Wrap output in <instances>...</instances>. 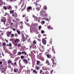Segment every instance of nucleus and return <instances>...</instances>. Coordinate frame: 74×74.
I'll return each mask as SVG.
<instances>
[{"instance_id":"864d4df0","label":"nucleus","mask_w":74,"mask_h":74,"mask_svg":"<svg viewBox=\"0 0 74 74\" xmlns=\"http://www.w3.org/2000/svg\"><path fill=\"white\" fill-rule=\"evenodd\" d=\"M4 4H5V2H4Z\"/></svg>"},{"instance_id":"13d9d810","label":"nucleus","mask_w":74,"mask_h":74,"mask_svg":"<svg viewBox=\"0 0 74 74\" xmlns=\"http://www.w3.org/2000/svg\"><path fill=\"white\" fill-rule=\"evenodd\" d=\"M51 29H53V28H51Z\"/></svg>"},{"instance_id":"de8ad7c7","label":"nucleus","mask_w":74,"mask_h":74,"mask_svg":"<svg viewBox=\"0 0 74 74\" xmlns=\"http://www.w3.org/2000/svg\"><path fill=\"white\" fill-rule=\"evenodd\" d=\"M28 21H29V20L28 19H27V20H26V21L28 22Z\"/></svg>"},{"instance_id":"423d86ee","label":"nucleus","mask_w":74,"mask_h":74,"mask_svg":"<svg viewBox=\"0 0 74 74\" xmlns=\"http://www.w3.org/2000/svg\"><path fill=\"white\" fill-rule=\"evenodd\" d=\"M17 32L18 34H21V32L18 31V30H17Z\"/></svg>"},{"instance_id":"6e6552de","label":"nucleus","mask_w":74,"mask_h":74,"mask_svg":"<svg viewBox=\"0 0 74 74\" xmlns=\"http://www.w3.org/2000/svg\"><path fill=\"white\" fill-rule=\"evenodd\" d=\"M31 8H32V7L31 6H29L28 7V10H31Z\"/></svg>"},{"instance_id":"bb28decb","label":"nucleus","mask_w":74,"mask_h":74,"mask_svg":"<svg viewBox=\"0 0 74 74\" xmlns=\"http://www.w3.org/2000/svg\"><path fill=\"white\" fill-rule=\"evenodd\" d=\"M3 7L4 8L5 10H7V8L5 7V6H4Z\"/></svg>"},{"instance_id":"c756f323","label":"nucleus","mask_w":74,"mask_h":74,"mask_svg":"<svg viewBox=\"0 0 74 74\" xmlns=\"http://www.w3.org/2000/svg\"><path fill=\"white\" fill-rule=\"evenodd\" d=\"M9 46H11V43H10L9 45Z\"/></svg>"},{"instance_id":"0eeeda50","label":"nucleus","mask_w":74,"mask_h":74,"mask_svg":"<svg viewBox=\"0 0 74 74\" xmlns=\"http://www.w3.org/2000/svg\"><path fill=\"white\" fill-rule=\"evenodd\" d=\"M33 72H34V73H35V74H37V72L36 71V70H33Z\"/></svg>"},{"instance_id":"dca6fc26","label":"nucleus","mask_w":74,"mask_h":74,"mask_svg":"<svg viewBox=\"0 0 74 74\" xmlns=\"http://www.w3.org/2000/svg\"><path fill=\"white\" fill-rule=\"evenodd\" d=\"M44 9H45V10H47V7L45 6L43 8Z\"/></svg>"},{"instance_id":"473e14b6","label":"nucleus","mask_w":74,"mask_h":74,"mask_svg":"<svg viewBox=\"0 0 74 74\" xmlns=\"http://www.w3.org/2000/svg\"><path fill=\"white\" fill-rule=\"evenodd\" d=\"M18 47H20V44H19L18 45Z\"/></svg>"},{"instance_id":"5701e85b","label":"nucleus","mask_w":74,"mask_h":74,"mask_svg":"<svg viewBox=\"0 0 74 74\" xmlns=\"http://www.w3.org/2000/svg\"><path fill=\"white\" fill-rule=\"evenodd\" d=\"M15 37H17V36H18V34H15Z\"/></svg>"},{"instance_id":"f8f14e48","label":"nucleus","mask_w":74,"mask_h":74,"mask_svg":"<svg viewBox=\"0 0 74 74\" xmlns=\"http://www.w3.org/2000/svg\"><path fill=\"white\" fill-rule=\"evenodd\" d=\"M0 32L1 33V35H2V36H3V35L4 34V33H3V32H2V31H0Z\"/></svg>"},{"instance_id":"1a4fd4ad","label":"nucleus","mask_w":74,"mask_h":74,"mask_svg":"<svg viewBox=\"0 0 74 74\" xmlns=\"http://www.w3.org/2000/svg\"><path fill=\"white\" fill-rule=\"evenodd\" d=\"M23 61H24V62H25V63L27 62V60H23Z\"/></svg>"},{"instance_id":"9d476101","label":"nucleus","mask_w":74,"mask_h":74,"mask_svg":"<svg viewBox=\"0 0 74 74\" xmlns=\"http://www.w3.org/2000/svg\"><path fill=\"white\" fill-rule=\"evenodd\" d=\"M18 39H17L16 40H14V42H18Z\"/></svg>"},{"instance_id":"4468645a","label":"nucleus","mask_w":74,"mask_h":74,"mask_svg":"<svg viewBox=\"0 0 74 74\" xmlns=\"http://www.w3.org/2000/svg\"><path fill=\"white\" fill-rule=\"evenodd\" d=\"M23 42H24V41H26V38H23Z\"/></svg>"},{"instance_id":"8fccbe9b","label":"nucleus","mask_w":74,"mask_h":74,"mask_svg":"<svg viewBox=\"0 0 74 74\" xmlns=\"http://www.w3.org/2000/svg\"><path fill=\"white\" fill-rule=\"evenodd\" d=\"M5 15H7V13H5Z\"/></svg>"},{"instance_id":"603ef678","label":"nucleus","mask_w":74,"mask_h":74,"mask_svg":"<svg viewBox=\"0 0 74 74\" xmlns=\"http://www.w3.org/2000/svg\"><path fill=\"white\" fill-rule=\"evenodd\" d=\"M7 46H9V45L7 44Z\"/></svg>"},{"instance_id":"338daca9","label":"nucleus","mask_w":74,"mask_h":74,"mask_svg":"<svg viewBox=\"0 0 74 74\" xmlns=\"http://www.w3.org/2000/svg\"><path fill=\"white\" fill-rule=\"evenodd\" d=\"M4 23V24H5V23Z\"/></svg>"},{"instance_id":"20e7f679","label":"nucleus","mask_w":74,"mask_h":74,"mask_svg":"<svg viewBox=\"0 0 74 74\" xmlns=\"http://www.w3.org/2000/svg\"><path fill=\"white\" fill-rule=\"evenodd\" d=\"M5 17H4L1 20V21L2 22H5Z\"/></svg>"},{"instance_id":"5fc2aeb1","label":"nucleus","mask_w":74,"mask_h":74,"mask_svg":"<svg viewBox=\"0 0 74 74\" xmlns=\"http://www.w3.org/2000/svg\"><path fill=\"white\" fill-rule=\"evenodd\" d=\"M10 0H7V1H9Z\"/></svg>"},{"instance_id":"a878e982","label":"nucleus","mask_w":74,"mask_h":74,"mask_svg":"<svg viewBox=\"0 0 74 74\" xmlns=\"http://www.w3.org/2000/svg\"><path fill=\"white\" fill-rule=\"evenodd\" d=\"M12 62L11 61H10V60H9L8 63H12Z\"/></svg>"},{"instance_id":"a211bd4d","label":"nucleus","mask_w":74,"mask_h":74,"mask_svg":"<svg viewBox=\"0 0 74 74\" xmlns=\"http://www.w3.org/2000/svg\"><path fill=\"white\" fill-rule=\"evenodd\" d=\"M33 43H34L35 44H36V40H34V41L33 42Z\"/></svg>"},{"instance_id":"7c9ffc66","label":"nucleus","mask_w":74,"mask_h":74,"mask_svg":"<svg viewBox=\"0 0 74 74\" xmlns=\"http://www.w3.org/2000/svg\"><path fill=\"white\" fill-rule=\"evenodd\" d=\"M36 68H37V70H38V69H39V67H36Z\"/></svg>"},{"instance_id":"0e129e2a","label":"nucleus","mask_w":74,"mask_h":74,"mask_svg":"<svg viewBox=\"0 0 74 74\" xmlns=\"http://www.w3.org/2000/svg\"><path fill=\"white\" fill-rule=\"evenodd\" d=\"M12 25L13 24V23H12Z\"/></svg>"},{"instance_id":"b1692460","label":"nucleus","mask_w":74,"mask_h":74,"mask_svg":"<svg viewBox=\"0 0 74 74\" xmlns=\"http://www.w3.org/2000/svg\"><path fill=\"white\" fill-rule=\"evenodd\" d=\"M35 19L36 21H38V18L37 17H35Z\"/></svg>"},{"instance_id":"ddd939ff","label":"nucleus","mask_w":74,"mask_h":74,"mask_svg":"<svg viewBox=\"0 0 74 74\" xmlns=\"http://www.w3.org/2000/svg\"><path fill=\"white\" fill-rule=\"evenodd\" d=\"M14 10L11 11L10 13V14H12V13H14Z\"/></svg>"},{"instance_id":"9b49d317","label":"nucleus","mask_w":74,"mask_h":74,"mask_svg":"<svg viewBox=\"0 0 74 74\" xmlns=\"http://www.w3.org/2000/svg\"><path fill=\"white\" fill-rule=\"evenodd\" d=\"M39 63H40V61H37V64L38 65H39Z\"/></svg>"},{"instance_id":"39448f33","label":"nucleus","mask_w":74,"mask_h":74,"mask_svg":"<svg viewBox=\"0 0 74 74\" xmlns=\"http://www.w3.org/2000/svg\"><path fill=\"white\" fill-rule=\"evenodd\" d=\"M2 73H3L5 72V69L3 68L2 69Z\"/></svg>"},{"instance_id":"4d7b16f0","label":"nucleus","mask_w":74,"mask_h":74,"mask_svg":"<svg viewBox=\"0 0 74 74\" xmlns=\"http://www.w3.org/2000/svg\"><path fill=\"white\" fill-rule=\"evenodd\" d=\"M38 21L39 22H40V21L38 20Z\"/></svg>"},{"instance_id":"ea45409f","label":"nucleus","mask_w":74,"mask_h":74,"mask_svg":"<svg viewBox=\"0 0 74 74\" xmlns=\"http://www.w3.org/2000/svg\"><path fill=\"white\" fill-rule=\"evenodd\" d=\"M24 52H25V51L22 52V54H23V53H24Z\"/></svg>"},{"instance_id":"72a5a7b5","label":"nucleus","mask_w":74,"mask_h":74,"mask_svg":"<svg viewBox=\"0 0 74 74\" xmlns=\"http://www.w3.org/2000/svg\"><path fill=\"white\" fill-rule=\"evenodd\" d=\"M14 64L15 65H16V62H14Z\"/></svg>"},{"instance_id":"3c124183","label":"nucleus","mask_w":74,"mask_h":74,"mask_svg":"<svg viewBox=\"0 0 74 74\" xmlns=\"http://www.w3.org/2000/svg\"><path fill=\"white\" fill-rule=\"evenodd\" d=\"M21 23H23V22L22 21H21Z\"/></svg>"},{"instance_id":"4be33fe9","label":"nucleus","mask_w":74,"mask_h":74,"mask_svg":"<svg viewBox=\"0 0 74 74\" xmlns=\"http://www.w3.org/2000/svg\"><path fill=\"white\" fill-rule=\"evenodd\" d=\"M46 63H49V61H48V60H47L46 62Z\"/></svg>"},{"instance_id":"79ce46f5","label":"nucleus","mask_w":74,"mask_h":74,"mask_svg":"<svg viewBox=\"0 0 74 74\" xmlns=\"http://www.w3.org/2000/svg\"><path fill=\"white\" fill-rule=\"evenodd\" d=\"M24 53H25V55H26V54H27L26 53V52H25V51H24Z\"/></svg>"},{"instance_id":"6ab92c4d","label":"nucleus","mask_w":74,"mask_h":74,"mask_svg":"<svg viewBox=\"0 0 74 74\" xmlns=\"http://www.w3.org/2000/svg\"><path fill=\"white\" fill-rule=\"evenodd\" d=\"M14 71H15V73H16V72H17V70H16L15 69H14Z\"/></svg>"},{"instance_id":"4c0bfd02","label":"nucleus","mask_w":74,"mask_h":74,"mask_svg":"<svg viewBox=\"0 0 74 74\" xmlns=\"http://www.w3.org/2000/svg\"><path fill=\"white\" fill-rule=\"evenodd\" d=\"M49 58H51V55H50L49 56Z\"/></svg>"},{"instance_id":"aec40b11","label":"nucleus","mask_w":74,"mask_h":74,"mask_svg":"<svg viewBox=\"0 0 74 74\" xmlns=\"http://www.w3.org/2000/svg\"><path fill=\"white\" fill-rule=\"evenodd\" d=\"M44 33V31L42 30L41 31V33L42 34H43V33Z\"/></svg>"},{"instance_id":"37998d69","label":"nucleus","mask_w":74,"mask_h":74,"mask_svg":"<svg viewBox=\"0 0 74 74\" xmlns=\"http://www.w3.org/2000/svg\"><path fill=\"white\" fill-rule=\"evenodd\" d=\"M12 16H13V17L14 16V14H13L12 15Z\"/></svg>"},{"instance_id":"cd10ccee","label":"nucleus","mask_w":74,"mask_h":74,"mask_svg":"<svg viewBox=\"0 0 74 74\" xmlns=\"http://www.w3.org/2000/svg\"><path fill=\"white\" fill-rule=\"evenodd\" d=\"M11 37H13V36H14V34H12V35H11Z\"/></svg>"},{"instance_id":"c85d7f7f","label":"nucleus","mask_w":74,"mask_h":74,"mask_svg":"<svg viewBox=\"0 0 74 74\" xmlns=\"http://www.w3.org/2000/svg\"><path fill=\"white\" fill-rule=\"evenodd\" d=\"M42 70H40V74H41V72H42Z\"/></svg>"},{"instance_id":"49530a36","label":"nucleus","mask_w":74,"mask_h":74,"mask_svg":"<svg viewBox=\"0 0 74 74\" xmlns=\"http://www.w3.org/2000/svg\"><path fill=\"white\" fill-rule=\"evenodd\" d=\"M10 8H11V7H9V8H8V9H9Z\"/></svg>"},{"instance_id":"c03bdc74","label":"nucleus","mask_w":74,"mask_h":74,"mask_svg":"<svg viewBox=\"0 0 74 74\" xmlns=\"http://www.w3.org/2000/svg\"><path fill=\"white\" fill-rule=\"evenodd\" d=\"M13 30H14V31H15V29H13Z\"/></svg>"},{"instance_id":"58836bf2","label":"nucleus","mask_w":74,"mask_h":74,"mask_svg":"<svg viewBox=\"0 0 74 74\" xmlns=\"http://www.w3.org/2000/svg\"><path fill=\"white\" fill-rule=\"evenodd\" d=\"M32 16H33V18H34V17H35V16L34 15H33Z\"/></svg>"},{"instance_id":"bf43d9fd","label":"nucleus","mask_w":74,"mask_h":74,"mask_svg":"<svg viewBox=\"0 0 74 74\" xmlns=\"http://www.w3.org/2000/svg\"><path fill=\"white\" fill-rule=\"evenodd\" d=\"M6 15H6V14H5V16H6Z\"/></svg>"},{"instance_id":"7ed1b4c3","label":"nucleus","mask_w":74,"mask_h":74,"mask_svg":"<svg viewBox=\"0 0 74 74\" xmlns=\"http://www.w3.org/2000/svg\"><path fill=\"white\" fill-rule=\"evenodd\" d=\"M11 34H12L11 32H8L7 33V36L8 37H10Z\"/></svg>"},{"instance_id":"6e6d98bb","label":"nucleus","mask_w":74,"mask_h":74,"mask_svg":"<svg viewBox=\"0 0 74 74\" xmlns=\"http://www.w3.org/2000/svg\"><path fill=\"white\" fill-rule=\"evenodd\" d=\"M12 1V0H10V1Z\"/></svg>"},{"instance_id":"f257e3e1","label":"nucleus","mask_w":74,"mask_h":74,"mask_svg":"<svg viewBox=\"0 0 74 74\" xmlns=\"http://www.w3.org/2000/svg\"><path fill=\"white\" fill-rule=\"evenodd\" d=\"M40 14L42 16H45V11H43L40 12Z\"/></svg>"},{"instance_id":"f03ea898","label":"nucleus","mask_w":74,"mask_h":74,"mask_svg":"<svg viewBox=\"0 0 74 74\" xmlns=\"http://www.w3.org/2000/svg\"><path fill=\"white\" fill-rule=\"evenodd\" d=\"M42 41L43 44H44V45H45V44H46V43H47V41H46V40H45V39L43 38L42 39Z\"/></svg>"},{"instance_id":"a19ab883","label":"nucleus","mask_w":74,"mask_h":74,"mask_svg":"<svg viewBox=\"0 0 74 74\" xmlns=\"http://www.w3.org/2000/svg\"><path fill=\"white\" fill-rule=\"evenodd\" d=\"M25 15H23V18H24L25 17Z\"/></svg>"},{"instance_id":"f3484780","label":"nucleus","mask_w":74,"mask_h":74,"mask_svg":"<svg viewBox=\"0 0 74 74\" xmlns=\"http://www.w3.org/2000/svg\"><path fill=\"white\" fill-rule=\"evenodd\" d=\"M24 56H21V59H23V58H24Z\"/></svg>"},{"instance_id":"e433bc0d","label":"nucleus","mask_w":74,"mask_h":74,"mask_svg":"<svg viewBox=\"0 0 74 74\" xmlns=\"http://www.w3.org/2000/svg\"><path fill=\"white\" fill-rule=\"evenodd\" d=\"M5 41L7 42H8V40H7L5 39Z\"/></svg>"},{"instance_id":"09e8293b","label":"nucleus","mask_w":74,"mask_h":74,"mask_svg":"<svg viewBox=\"0 0 74 74\" xmlns=\"http://www.w3.org/2000/svg\"><path fill=\"white\" fill-rule=\"evenodd\" d=\"M47 21H48V19L47 18Z\"/></svg>"},{"instance_id":"2eb2a0df","label":"nucleus","mask_w":74,"mask_h":74,"mask_svg":"<svg viewBox=\"0 0 74 74\" xmlns=\"http://www.w3.org/2000/svg\"><path fill=\"white\" fill-rule=\"evenodd\" d=\"M38 27L40 29H40H41V26H39Z\"/></svg>"},{"instance_id":"e2e57ef3","label":"nucleus","mask_w":74,"mask_h":74,"mask_svg":"<svg viewBox=\"0 0 74 74\" xmlns=\"http://www.w3.org/2000/svg\"><path fill=\"white\" fill-rule=\"evenodd\" d=\"M29 56H30V54H29Z\"/></svg>"},{"instance_id":"c9c22d12","label":"nucleus","mask_w":74,"mask_h":74,"mask_svg":"<svg viewBox=\"0 0 74 74\" xmlns=\"http://www.w3.org/2000/svg\"><path fill=\"white\" fill-rule=\"evenodd\" d=\"M2 64V62H0V64Z\"/></svg>"},{"instance_id":"69168bd1","label":"nucleus","mask_w":74,"mask_h":74,"mask_svg":"<svg viewBox=\"0 0 74 74\" xmlns=\"http://www.w3.org/2000/svg\"><path fill=\"white\" fill-rule=\"evenodd\" d=\"M42 74H44V73H42Z\"/></svg>"},{"instance_id":"052dcab7","label":"nucleus","mask_w":74,"mask_h":74,"mask_svg":"<svg viewBox=\"0 0 74 74\" xmlns=\"http://www.w3.org/2000/svg\"><path fill=\"white\" fill-rule=\"evenodd\" d=\"M50 28V26H49V28Z\"/></svg>"},{"instance_id":"393cba45","label":"nucleus","mask_w":74,"mask_h":74,"mask_svg":"<svg viewBox=\"0 0 74 74\" xmlns=\"http://www.w3.org/2000/svg\"><path fill=\"white\" fill-rule=\"evenodd\" d=\"M47 56L48 58H49V55H48V54H47Z\"/></svg>"},{"instance_id":"2f4dec72","label":"nucleus","mask_w":74,"mask_h":74,"mask_svg":"<svg viewBox=\"0 0 74 74\" xmlns=\"http://www.w3.org/2000/svg\"><path fill=\"white\" fill-rule=\"evenodd\" d=\"M42 23H43V24H44V23H45V21H42Z\"/></svg>"},{"instance_id":"a18cd8bd","label":"nucleus","mask_w":74,"mask_h":74,"mask_svg":"<svg viewBox=\"0 0 74 74\" xmlns=\"http://www.w3.org/2000/svg\"><path fill=\"white\" fill-rule=\"evenodd\" d=\"M52 71H51V74H52Z\"/></svg>"},{"instance_id":"f704fd0d","label":"nucleus","mask_w":74,"mask_h":74,"mask_svg":"<svg viewBox=\"0 0 74 74\" xmlns=\"http://www.w3.org/2000/svg\"><path fill=\"white\" fill-rule=\"evenodd\" d=\"M21 52H19V53H18V54H19V55H20V54H21Z\"/></svg>"},{"instance_id":"680f3d73","label":"nucleus","mask_w":74,"mask_h":74,"mask_svg":"<svg viewBox=\"0 0 74 74\" xmlns=\"http://www.w3.org/2000/svg\"><path fill=\"white\" fill-rule=\"evenodd\" d=\"M29 60V59H28V60Z\"/></svg>"},{"instance_id":"412c9836","label":"nucleus","mask_w":74,"mask_h":74,"mask_svg":"<svg viewBox=\"0 0 74 74\" xmlns=\"http://www.w3.org/2000/svg\"><path fill=\"white\" fill-rule=\"evenodd\" d=\"M2 45H3V46H5V43H3L2 44Z\"/></svg>"},{"instance_id":"774afa93","label":"nucleus","mask_w":74,"mask_h":74,"mask_svg":"<svg viewBox=\"0 0 74 74\" xmlns=\"http://www.w3.org/2000/svg\"><path fill=\"white\" fill-rule=\"evenodd\" d=\"M4 74H5V73Z\"/></svg>"}]
</instances>
